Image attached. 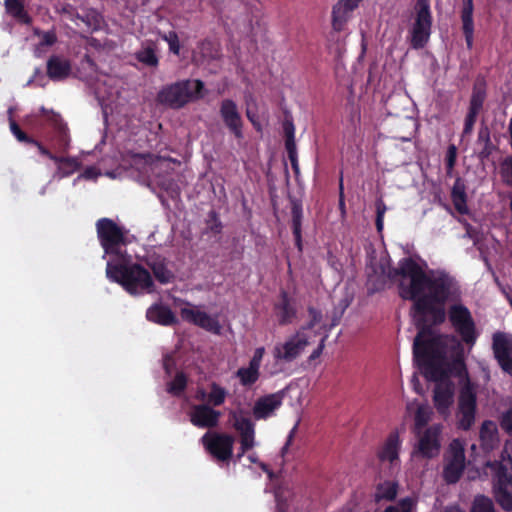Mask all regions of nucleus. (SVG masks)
<instances>
[{"label":"nucleus","mask_w":512,"mask_h":512,"mask_svg":"<svg viewBox=\"0 0 512 512\" xmlns=\"http://www.w3.org/2000/svg\"><path fill=\"white\" fill-rule=\"evenodd\" d=\"M387 278L398 282L399 297L412 301L418 333L413 342V357L424 377L433 382H443L450 377L464 379L468 372L464 350L453 338L451 359L447 358L448 344L442 335H434L433 326L446 320L445 304L459 301L461 289L454 276L444 270L426 273L411 257L399 260L397 267H390Z\"/></svg>","instance_id":"obj_1"},{"label":"nucleus","mask_w":512,"mask_h":512,"mask_svg":"<svg viewBox=\"0 0 512 512\" xmlns=\"http://www.w3.org/2000/svg\"><path fill=\"white\" fill-rule=\"evenodd\" d=\"M106 276L110 281L120 284L131 295L152 292L154 289L150 272L138 263L108 261Z\"/></svg>","instance_id":"obj_2"},{"label":"nucleus","mask_w":512,"mask_h":512,"mask_svg":"<svg viewBox=\"0 0 512 512\" xmlns=\"http://www.w3.org/2000/svg\"><path fill=\"white\" fill-rule=\"evenodd\" d=\"M203 91L202 80H180L163 86L157 93V101L161 105L178 110L190 102L203 98Z\"/></svg>","instance_id":"obj_3"},{"label":"nucleus","mask_w":512,"mask_h":512,"mask_svg":"<svg viewBox=\"0 0 512 512\" xmlns=\"http://www.w3.org/2000/svg\"><path fill=\"white\" fill-rule=\"evenodd\" d=\"M433 16L430 0H416L414 5V17L410 33V45L413 49L424 48L432 32Z\"/></svg>","instance_id":"obj_4"},{"label":"nucleus","mask_w":512,"mask_h":512,"mask_svg":"<svg viewBox=\"0 0 512 512\" xmlns=\"http://www.w3.org/2000/svg\"><path fill=\"white\" fill-rule=\"evenodd\" d=\"M97 237L106 255L122 258V247L126 246V231L110 218H100L96 222Z\"/></svg>","instance_id":"obj_5"},{"label":"nucleus","mask_w":512,"mask_h":512,"mask_svg":"<svg viewBox=\"0 0 512 512\" xmlns=\"http://www.w3.org/2000/svg\"><path fill=\"white\" fill-rule=\"evenodd\" d=\"M445 313L461 340L468 346H473L476 343L478 334L470 310L462 303H454L449 306L448 311H445Z\"/></svg>","instance_id":"obj_6"},{"label":"nucleus","mask_w":512,"mask_h":512,"mask_svg":"<svg viewBox=\"0 0 512 512\" xmlns=\"http://www.w3.org/2000/svg\"><path fill=\"white\" fill-rule=\"evenodd\" d=\"M477 410V395L470 380L460 388L456 412L457 427L468 431L475 422Z\"/></svg>","instance_id":"obj_7"},{"label":"nucleus","mask_w":512,"mask_h":512,"mask_svg":"<svg viewBox=\"0 0 512 512\" xmlns=\"http://www.w3.org/2000/svg\"><path fill=\"white\" fill-rule=\"evenodd\" d=\"M201 443L206 452L218 462H228L233 456L235 437L223 432H206Z\"/></svg>","instance_id":"obj_8"},{"label":"nucleus","mask_w":512,"mask_h":512,"mask_svg":"<svg viewBox=\"0 0 512 512\" xmlns=\"http://www.w3.org/2000/svg\"><path fill=\"white\" fill-rule=\"evenodd\" d=\"M465 469V450L458 439L449 445L448 456L443 469V478L448 484L457 483Z\"/></svg>","instance_id":"obj_9"},{"label":"nucleus","mask_w":512,"mask_h":512,"mask_svg":"<svg viewBox=\"0 0 512 512\" xmlns=\"http://www.w3.org/2000/svg\"><path fill=\"white\" fill-rule=\"evenodd\" d=\"M309 341L305 334L298 331L295 335L287 339L282 344L274 347L273 355L276 360L284 362H292L297 359L308 346Z\"/></svg>","instance_id":"obj_10"},{"label":"nucleus","mask_w":512,"mask_h":512,"mask_svg":"<svg viewBox=\"0 0 512 512\" xmlns=\"http://www.w3.org/2000/svg\"><path fill=\"white\" fill-rule=\"evenodd\" d=\"M494 495L497 503L507 512L512 511V476L500 465L495 476Z\"/></svg>","instance_id":"obj_11"},{"label":"nucleus","mask_w":512,"mask_h":512,"mask_svg":"<svg viewBox=\"0 0 512 512\" xmlns=\"http://www.w3.org/2000/svg\"><path fill=\"white\" fill-rule=\"evenodd\" d=\"M492 349L501 369L512 376V338L503 332L493 334Z\"/></svg>","instance_id":"obj_12"},{"label":"nucleus","mask_w":512,"mask_h":512,"mask_svg":"<svg viewBox=\"0 0 512 512\" xmlns=\"http://www.w3.org/2000/svg\"><path fill=\"white\" fill-rule=\"evenodd\" d=\"M441 428L439 426L428 427L419 437L415 453L423 458L431 459L436 457L441 448Z\"/></svg>","instance_id":"obj_13"},{"label":"nucleus","mask_w":512,"mask_h":512,"mask_svg":"<svg viewBox=\"0 0 512 512\" xmlns=\"http://www.w3.org/2000/svg\"><path fill=\"white\" fill-rule=\"evenodd\" d=\"M219 113L223 123L235 138H243V120L236 103L231 99L222 100Z\"/></svg>","instance_id":"obj_14"},{"label":"nucleus","mask_w":512,"mask_h":512,"mask_svg":"<svg viewBox=\"0 0 512 512\" xmlns=\"http://www.w3.org/2000/svg\"><path fill=\"white\" fill-rule=\"evenodd\" d=\"M221 412L208 404H196L189 413L190 422L198 428H214L218 425Z\"/></svg>","instance_id":"obj_15"},{"label":"nucleus","mask_w":512,"mask_h":512,"mask_svg":"<svg viewBox=\"0 0 512 512\" xmlns=\"http://www.w3.org/2000/svg\"><path fill=\"white\" fill-rule=\"evenodd\" d=\"M181 318L188 322L192 323L202 329H205L209 332H213L218 334L220 331V325L217 319L213 318L209 314L204 311H200L195 307L192 308H181L180 311Z\"/></svg>","instance_id":"obj_16"},{"label":"nucleus","mask_w":512,"mask_h":512,"mask_svg":"<svg viewBox=\"0 0 512 512\" xmlns=\"http://www.w3.org/2000/svg\"><path fill=\"white\" fill-rule=\"evenodd\" d=\"M283 403V393L277 392L259 397L252 409L256 420H265L271 417Z\"/></svg>","instance_id":"obj_17"},{"label":"nucleus","mask_w":512,"mask_h":512,"mask_svg":"<svg viewBox=\"0 0 512 512\" xmlns=\"http://www.w3.org/2000/svg\"><path fill=\"white\" fill-rule=\"evenodd\" d=\"M401 443L402 442L397 431L389 433L377 451L378 460L380 462H389L391 466L398 464Z\"/></svg>","instance_id":"obj_18"},{"label":"nucleus","mask_w":512,"mask_h":512,"mask_svg":"<svg viewBox=\"0 0 512 512\" xmlns=\"http://www.w3.org/2000/svg\"><path fill=\"white\" fill-rule=\"evenodd\" d=\"M274 312L280 325L291 324L296 318L297 310L287 291H280L279 299L274 304Z\"/></svg>","instance_id":"obj_19"},{"label":"nucleus","mask_w":512,"mask_h":512,"mask_svg":"<svg viewBox=\"0 0 512 512\" xmlns=\"http://www.w3.org/2000/svg\"><path fill=\"white\" fill-rule=\"evenodd\" d=\"M283 132L285 137V150L290 160L292 170L296 177L300 174L297 147L295 141V126L292 119L285 118L283 122Z\"/></svg>","instance_id":"obj_20"},{"label":"nucleus","mask_w":512,"mask_h":512,"mask_svg":"<svg viewBox=\"0 0 512 512\" xmlns=\"http://www.w3.org/2000/svg\"><path fill=\"white\" fill-rule=\"evenodd\" d=\"M72 71L70 60L52 55L48 58L46 63V74L50 80L57 82L67 79Z\"/></svg>","instance_id":"obj_21"},{"label":"nucleus","mask_w":512,"mask_h":512,"mask_svg":"<svg viewBox=\"0 0 512 512\" xmlns=\"http://www.w3.org/2000/svg\"><path fill=\"white\" fill-rule=\"evenodd\" d=\"M148 321L161 326H173L178 323L177 317L171 308L162 303H154L146 311Z\"/></svg>","instance_id":"obj_22"},{"label":"nucleus","mask_w":512,"mask_h":512,"mask_svg":"<svg viewBox=\"0 0 512 512\" xmlns=\"http://www.w3.org/2000/svg\"><path fill=\"white\" fill-rule=\"evenodd\" d=\"M146 265L152 270L155 279L161 284H168L174 279V274L167 267L166 258L158 254H150L145 259Z\"/></svg>","instance_id":"obj_23"},{"label":"nucleus","mask_w":512,"mask_h":512,"mask_svg":"<svg viewBox=\"0 0 512 512\" xmlns=\"http://www.w3.org/2000/svg\"><path fill=\"white\" fill-rule=\"evenodd\" d=\"M473 0H463V7L461 10L462 30L465 37L468 49L473 46L474 38V21H473Z\"/></svg>","instance_id":"obj_24"},{"label":"nucleus","mask_w":512,"mask_h":512,"mask_svg":"<svg viewBox=\"0 0 512 512\" xmlns=\"http://www.w3.org/2000/svg\"><path fill=\"white\" fill-rule=\"evenodd\" d=\"M157 52V44L153 41H146L142 44L141 48L135 52L134 57L145 67L157 68L159 65Z\"/></svg>","instance_id":"obj_25"},{"label":"nucleus","mask_w":512,"mask_h":512,"mask_svg":"<svg viewBox=\"0 0 512 512\" xmlns=\"http://www.w3.org/2000/svg\"><path fill=\"white\" fill-rule=\"evenodd\" d=\"M453 401V389L448 383H438L434 388L433 402L439 413H446Z\"/></svg>","instance_id":"obj_26"},{"label":"nucleus","mask_w":512,"mask_h":512,"mask_svg":"<svg viewBox=\"0 0 512 512\" xmlns=\"http://www.w3.org/2000/svg\"><path fill=\"white\" fill-rule=\"evenodd\" d=\"M233 420V427L239 433L243 445L248 446V442H255V425L251 419L233 414Z\"/></svg>","instance_id":"obj_27"},{"label":"nucleus","mask_w":512,"mask_h":512,"mask_svg":"<svg viewBox=\"0 0 512 512\" xmlns=\"http://www.w3.org/2000/svg\"><path fill=\"white\" fill-rule=\"evenodd\" d=\"M291 216H292V233L295 240V245L302 250V218L303 208L302 203L297 200H291Z\"/></svg>","instance_id":"obj_28"},{"label":"nucleus","mask_w":512,"mask_h":512,"mask_svg":"<svg viewBox=\"0 0 512 512\" xmlns=\"http://www.w3.org/2000/svg\"><path fill=\"white\" fill-rule=\"evenodd\" d=\"M5 11L8 15L18 22L30 25L32 17L25 10L24 4L20 0H4Z\"/></svg>","instance_id":"obj_29"},{"label":"nucleus","mask_w":512,"mask_h":512,"mask_svg":"<svg viewBox=\"0 0 512 512\" xmlns=\"http://www.w3.org/2000/svg\"><path fill=\"white\" fill-rule=\"evenodd\" d=\"M486 96L487 92L485 81L477 79L472 88L468 109L480 113L483 108Z\"/></svg>","instance_id":"obj_30"},{"label":"nucleus","mask_w":512,"mask_h":512,"mask_svg":"<svg viewBox=\"0 0 512 512\" xmlns=\"http://www.w3.org/2000/svg\"><path fill=\"white\" fill-rule=\"evenodd\" d=\"M352 12V10H348L347 7L342 6V4L336 3L332 9L333 30L336 32L343 31Z\"/></svg>","instance_id":"obj_31"},{"label":"nucleus","mask_w":512,"mask_h":512,"mask_svg":"<svg viewBox=\"0 0 512 512\" xmlns=\"http://www.w3.org/2000/svg\"><path fill=\"white\" fill-rule=\"evenodd\" d=\"M51 146L59 152H66L70 145V136L67 125L53 130L49 139Z\"/></svg>","instance_id":"obj_32"},{"label":"nucleus","mask_w":512,"mask_h":512,"mask_svg":"<svg viewBox=\"0 0 512 512\" xmlns=\"http://www.w3.org/2000/svg\"><path fill=\"white\" fill-rule=\"evenodd\" d=\"M398 483L395 481H384L376 487L375 499L377 501H393L398 493Z\"/></svg>","instance_id":"obj_33"},{"label":"nucleus","mask_w":512,"mask_h":512,"mask_svg":"<svg viewBox=\"0 0 512 512\" xmlns=\"http://www.w3.org/2000/svg\"><path fill=\"white\" fill-rule=\"evenodd\" d=\"M188 377L187 375L179 371L176 373L172 381L167 384L166 391L175 397H180L187 388Z\"/></svg>","instance_id":"obj_34"},{"label":"nucleus","mask_w":512,"mask_h":512,"mask_svg":"<svg viewBox=\"0 0 512 512\" xmlns=\"http://www.w3.org/2000/svg\"><path fill=\"white\" fill-rule=\"evenodd\" d=\"M210 391L208 392V405L211 407H219L224 404L228 395L227 390L216 382L209 385Z\"/></svg>","instance_id":"obj_35"},{"label":"nucleus","mask_w":512,"mask_h":512,"mask_svg":"<svg viewBox=\"0 0 512 512\" xmlns=\"http://www.w3.org/2000/svg\"><path fill=\"white\" fill-rule=\"evenodd\" d=\"M236 377L239 379L242 386L251 387L259 380L260 371L249 366L241 367L237 370Z\"/></svg>","instance_id":"obj_36"},{"label":"nucleus","mask_w":512,"mask_h":512,"mask_svg":"<svg viewBox=\"0 0 512 512\" xmlns=\"http://www.w3.org/2000/svg\"><path fill=\"white\" fill-rule=\"evenodd\" d=\"M471 512H496L494 504L492 500L486 496L479 495L476 496L472 507Z\"/></svg>","instance_id":"obj_37"},{"label":"nucleus","mask_w":512,"mask_h":512,"mask_svg":"<svg viewBox=\"0 0 512 512\" xmlns=\"http://www.w3.org/2000/svg\"><path fill=\"white\" fill-rule=\"evenodd\" d=\"M33 34L35 36L41 37V41L38 44L39 47H50L57 42V35L54 29L44 32L41 29L35 27L33 28Z\"/></svg>","instance_id":"obj_38"},{"label":"nucleus","mask_w":512,"mask_h":512,"mask_svg":"<svg viewBox=\"0 0 512 512\" xmlns=\"http://www.w3.org/2000/svg\"><path fill=\"white\" fill-rule=\"evenodd\" d=\"M59 166V170H62L65 175H70L78 169V162L74 158L57 156L55 161Z\"/></svg>","instance_id":"obj_39"},{"label":"nucleus","mask_w":512,"mask_h":512,"mask_svg":"<svg viewBox=\"0 0 512 512\" xmlns=\"http://www.w3.org/2000/svg\"><path fill=\"white\" fill-rule=\"evenodd\" d=\"M452 200L455 209L460 214H466L467 213V205H466V194L464 191L458 190L456 188H453L452 190Z\"/></svg>","instance_id":"obj_40"},{"label":"nucleus","mask_w":512,"mask_h":512,"mask_svg":"<svg viewBox=\"0 0 512 512\" xmlns=\"http://www.w3.org/2000/svg\"><path fill=\"white\" fill-rule=\"evenodd\" d=\"M161 38L168 44L169 51L175 55L180 53V41L175 31H169L161 35Z\"/></svg>","instance_id":"obj_41"},{"label":"nucleus","mask_w":512,"mask_h":512,"mask_svg":"<svg viewBox=\"0 0 512 512\" xmlns=\"http://www.w3.org/2000/svg\"><path fill=\"white\" fill-rule=\"evenodd\" d=\"M41 112L43 116L46 118V121L52 126L53 130L61 128L67 125L61 115L54 111H48L44 107L41 108Z\"/></svg>","instance_id":"obj_42"},{"label":"nucleus","mask_w":512,"mask_h":512,"mask_svg":"<svg viewBox=\"0 0 512 512\" xmlns=\"http://www.w3.org/2000/svg\"><path fill=\"white\" fill-rule=\"evenodd\" d=\"M10 130L19 142L27 144L34 142V139L28 136L14 120H10Z\"/></svg>","instance_id":"obj_43"},{"label":"nucleus","mask_w":512,"mask_h":512,"mask_svg":"<svg viewBox=\"0 0 512 512\" xmlns=\"http://www.w3.org/2000/svg\"><path fill=\"white\" fill-rule=\"evenodd\" d=\"M386 205L382 200L376 202V220L375 225L378 232H381L384 227V215L386 212Z\"/></svg>","instance_id":"obj_44"},{"label":"nucleus","mask_w":512,"mask_h":512,"mask_svg":"<svg viewBox=\"0 0 512 512\" xmlns=\"http://www.w3.org/2000/svg\"><path fill=\"white\" fill-rule=\"evenodd\" d=\"M308 314L310 316V320L305 326H303V330L313 329L322 319L321 311L314 307H308Z\"/></svg>","instance_id":"obj_45"},{"label":"nucleus","mask_w":512,"mask_h":512,"mask_svg":"<svg viewBox=\"0 0 512 512\" xmlns=\"http://www.w3.org/2000/svg\"><path fill=\"white\" fill-rule=\"evenodd\" d=\"M478 114H479L478 112L468 109V113H467V115L465 117V121H464V128H463L464 135H469L473 131Z\"/></svg>","instance_id":"obj_46"},{"label":"nucleus","mask_w":512,"mask_h":512,"mask_svg":"<svg viewBox=\"0 0 512 512\" xmlns=\"http://www.w3.org/2000/svg\"><path fill=\"white\" fill-rule=\"evenodd\" d=\"M209 230L214 234L221 233L222 223L218 218V215L215 211H210L209 220L207 221Z\"/></svg>","instance_id":"obj_47"},{"label":"nucleus","mask_w":512,"mask_h":512,"mask_svg":"<svg viewBox=\"0 0 512 512\" xmlns=\"http://www.w3.org/2000/svg\"><path fill=\"white\" fill-rule=\"evenodd\" d=\"M398 512H414L416 509V500L412 497H405L398 503Z\"/></svg>","instance_id":"obj_48"},{"label":"nucleus","mask_w":512,"mask_h":512,"mask_svg":"<svg viewBox=\"0 0 512 512\" xmlns=\"http://www.w3.org/2000/svg\"><path fill=\"white\" fill-rule=\"evenodd\" d=\"M457 148L455 145H450L447 149L445 163L448 170H452L456 164Z\"/></svg>","instance_id":"obj_49"},{"label":"nucleus","mask_w":512,"mask_h":512,"mask_svg":"<svg viewBox=\"0 0 512 512\" xmlns=\"http://www.w3.org/2000/svg\"><path fill=\"white\" fill-rule=\"evenodd\" d=\"M501 427L512 436V407L503 413L500 421Z\"/></svg>","instance_id":"obj_50"},{"label":"nucleus","mask_w":512,"mask_h":512,"mask_svg":"<svg viewBox=\"0 0 512 512\" xmlns=\"http://www.w3.org/2000/svg\"><path fill=\"white\" fill-rule=\"evenodd\" d=\"M30 144L35 145L38 148L41 155L49 158L52 161H55L57 155L50 152L42 143L34 139V142H31Z\"/></svg>","instance_id":"obj_51"},{"label":"nucleus","mask_w":512,"mask_h":512,"mask_svg":"<svg viewBox=\"0 0 512 512\" xmlns=\"http://www.w3.org/2000/svg\"><path fill=\"white\" fill-rule=\"evenodd\" d=\"M161 186L166 192H168L171 195L179 193V189L173 180H166L163 183H161Z\"/></svg>","instance_id":"obj_52"},{"label":"nucleus","mask_w":512,"mask_h":512,"mask_svg":"<svg viewBox=\"0 0 512 512\" xmlns=\"http://www.w3.org/2000/svg\"><path fill=\"white\" fill-rule=\"evenodd\" d=\"M254 446H255V442H248V446H244L243 441H240L239 452L236 455L237 460L239 461Z\"/></svg>","instance_id":"obj_53"},{"label":"nucleus","mask_w":512,"mask_h":512,"mask_svg":"<svg viewBox=\"0 0 512 512\" xmlns=\"http://www.w3.org/2000/svg\"><path fill=\"white\" fill-rule=\"evenodd\" d=\"M361 1L362 0H338L337 3L342 4V6L347 7L348 10L353 11L358 7Z\"/></svg>","instance_id":"obj_54"},{"label":"nucleus","mask_w":512,"mask_h":512,"mask_svg":"<svg viewBox=\"0 0 512 512\" xmlns=\"http://www.w3.org/2000/svg\"><path fill=\"white\" fill-rule=\"evenodd\" d=\"M493 426V423L491 421H484L482 423L481 429H480V436L482 439H484L488 433H491L492 431L490 428Z\"/></svg>","instance_id":"obj_55"},{"label":"nucleus","mask_w":512,"mask_h":512,"mask_svg":"<svg viewBox=\"0 0 512 512\" xmlns=\"http://www.w3.org/2000/svg\"><path fill=\"white\" fill-rule=\"evenodd\" d=\"M195 398L199 401H206L208 403V392L204 388H198L195 394Z\"/></svg>","instance_id":"obj_56"},{"label":"nucleus","mask_w":512,"mask_h":512,"mask_svg":"<svg viewBox=\"0 0 512 512\" xmlns=\"http://www.w3.org/2000/svg\"><path fill=\"white\" fill-rule=\"evenodd\" d=\"M295 430H296V426L290 431V433H289V435L287 437V441H286V443L283 446L282 451H281L283 455L287 452L288 447H289V445L291 444V442H292V440L294 438Z\"/></svg>","instance_id":"obj_57"},{"label":"nucleus","mask_w":512,"mask_h":512,"mask_svg":"<svg viewBox=\"0 0 512 512\" xmlns=\"http://www.w3.org/2000/svg\"><path fill=\"white\" fill-rule=\"evenodd\" d=\"M323 348H324V338L321 340L320 345L311 353L309 358L311 360L318 358L321 355Z\"/></svg>","instance_id":"obj_58"},{"label":"nucleus","mask_w":512,"mask_h":512,"mask_svg":"<svg viewBox=\"0 0 512 512\" xmlns=\"http://www.w3.org/2000/svg\"><path fill=\"white\" fill-rule=\"evenodd\" d=\"M264 354H265V348L264 347H258V348L255 349L254 354H253L252 357L254 359L259 360L260 362H262Z\"/></svg>","instance_id":"obj_59"},{"label":"nucleus","mask_w":512,"mask_h":512,"mask_svg":"<svg viewBox=\"0 0 512 512\" xmlns=\"http://www.w3.org/2000/svg\"><path fill=\"white\" fill-rule=\"evenodd\" d=\"M249 367L256 369L257 371H260L261 362L259 360L254 359L253 357L249 361Z\"/></svg>","instance_id":"obj_60"},{"label":"nucleus","mask_w":512,"mask_h":512,"mask_svg":"<svg viewBox=\"0 0 512 512\" xmlns=\"http://www.w3.org/2000/svg\"><path fill=\"white\" fill-rule=\"evenodd\" d=\"M339 209L342 214L346 213V207H345V196L339 197Z\"/></svg>","instance_id":"obj_61"},{"label":"nucleus","mask_w":512,"mask_h":512,"mask_svg":"<svg viewBox=\"0 0 512 512\" xmlns=\"http://www.w3.org/2000/svg\"><path fill=\"white\" fill-rule=\"evenodd\" d=\"M504 452L507 453L508 462L510 464V468L512 469V446L510 448L506 446Z\"/></svg>","instance_id":"obj_62"},{"label":"nucleus","mask_w":512,"mask_h":512,"mask_svg":"<svg viewBox=\"0 0 512 512\" xmlns=\"http://www.w3.org/2000/svg\"><path fill=\"white\" fill-rule=\"evenodd\" d=\"M443 512H465V511L460 509L458 506H448L444 509Z\"/></svg>","instance_id":"obj_63"},{"label":"nucleus","mask_w":512,"mask_h":512,"mask_svg":"<svg viewBox=\"0 0 512 512\" xmlns=\"http://www.w3.org/2000/svg\"><path fill=\"white\" fill-rule=\"evenodd\" d=\"M508 132H509V135H510V146H511V149H512V118L509 121Z\"/></svg>","instance_id":"obj_64"}]
</instances>
